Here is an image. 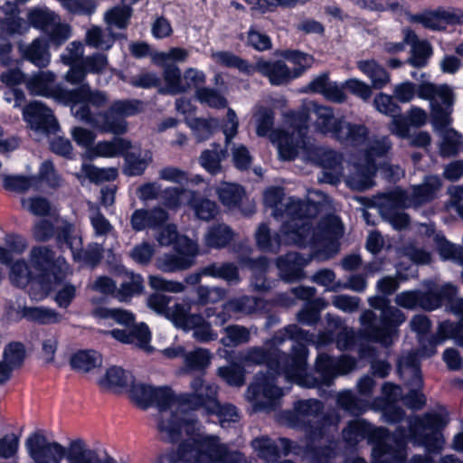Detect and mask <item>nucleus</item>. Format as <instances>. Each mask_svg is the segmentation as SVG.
Segmentation results:
<instances>
[{"label":"nucleus","instance_id":"obj_1","mask_svg":"<svg viewBox=\"0 0 463 463\" xmlns=\"http://www.w3.org/2000/svg\"><path fill=\"white\" fill-rule=\"evenodd\" d=\"M307 332L297 325H289L278 332L272 338L273 346L266 350L263 347H251L240 354V360L246 364L266 363L270 375H256L247 392L246 398L257 410L270 409L274 402L283 395L282 389L275 383V375H284L288 381L297 384L314 388L319 384L330 385L338 375L350 373L355 366L354 358L343 355L337 359L320 354L316 362L317 379L307 373V349L299 340H308Z\"/></svg>","mask_w":463,"mask_h":463},{"label":"nucleus","instance_id":"obj_2","mask_svg":"<svg viewBox=\"0 0 463 463\" xmlns=\"http://www.w3.org/2000/svg\"><path fill=\"white\" fill-rule=\"evenodd\" d=\"M283 199L284 191L280 187H269L263 193L264 203L273 210L272 215L284 219L281 232L287 245L326 246L333 244L340 236L341 228L336 218H328L313 230L309 217L315 211V205L294 197H288L284 203Z\"/></svg>","mask_w":463,"mask_h":463},{"label":"nucleus","instance_id":"obj_3","mask_svg":"<svg viewBox=\"0 0 463 463\" xmlns=\"http://www.w3.org/2000/svg\"><path fill=\"white\" fill-rule=\"evenodd\" d=\"M180 426V439L184 431L189 438L185 439L177 449L161 458L159 463H218L222 453L228 446L222 442L217 435L200 432L197 421L194 420H184V423L178 422L172 425L176 428Z\"/></svg>","mask_w":463,"mask_h":463},{"label":"nucleus","instance_id":"obj_4","mask_svg":"<svg viewBox=\"0 0 463 463\" xmlns=\"http://www.w3.org/2000/svg\"><path fill=\"white\" fill-rule=\"evenodd\" d=\"M343 438L349 446L367 439L373 443V463H403L406 458L405 441L387 433L383 428H376L364 420H352L343 431Z\"/></svg>","mask_w":463,"mask_h":463},{"label":"nucleus","instance_id":"obj_5","mask_svg":"<svg viewBox=\"0 0 463 463\" xmlns=\"http://www.w3.org/2000/svg\"><path fill=\"white\" fill-rule=\"evenodd\" d=\"M292 118L299 120L291 133L273 129L274 112L262 106L258 107L254 114L256 133L259 137L268 136L271 143L277 146L279 155L283 160L294 159L298 151L305 146L307 117L306 112L292 113Z\"/></svg>","mask_w":463,"mask_h":463},{"label":"nucleus","instance_id":"obj_6","mask_svg":"<svg viewBox=\"0 0 463 463\" xmlns=\"http://www.w3.org/2000/svg\"><path fill=\"white\" fill-rule=\"evenodd\" d=\"M127 392L130 401L137 407L146 410L156 405L159 409L158 429L164 439L174 440L178 438L180 426L172 427L173 418H176V415L173 414L175 400L170 388L155 387L140 382L136 383L133 380Z\"/></svg>","mask_w":463,"mask_h":463},{"label":"nucleus","instance_id":"obj_7","mask_svg":"<svg viewBox=\"0 0 463 463\" xmlns=\"http://www.w3.org/2000/svg\"><path fill=\"white\" fill-rule=\"evenodd\" d=\"M371 307L380 310L379 319L372 310L361 314L360 322L364 334L373 341L384 346L391 345L398 335V326L405 321L404 314L395 307L390 306V301L381 296L368 298Z\"/></svg>","mask_w":463,"mask_h":463},{"label":"nucleus","instance_id":"obj_8","mask_svg":"<svg viewBox=\"0 0 463 463\" xmlns=\"http://www.w3.org/2000/svg\"><path fill=\"white\" fill-rule=\"evenodd\" d=\"M142 109L140 100L118 99L115 100L108 110L102 113H93L88 106H83L75 108L73 116L102 132L120 135L128 129L125 118L138 114Z\"/></svg>","mask_w":463,"mask_h":463},{"label":"nucleus","instance_id":"obj_9","mask_svg":"<svg viewBox=\"0 0 463 463\" xmlns=\"http://www.w3.org/2000/svg\"><path fill=\"white\" fill-rule=\"evenodd\" d=\"M25 448L34 463H61L62 459L67 463L71 453L84 455L86 458L99 455L83 439H71L68 447H65L58 441L49 439L42 432L31 434L25 441Z\"/></svg>","mask_w":463,"mask_h":463},{"label":"nucleus","instance_id":"obj_10","mask_svg":"<svg viewBox=\"0 0 463 463\" xmlns=\"http://www.w3.org/2000/svg\"><path fill=\"white\" fill-rule=\"evenodd\" d=\"M315 130L324 136H329L346 146H356L363 144L368 137V128L362 124H353L344 117L337 118L334 109L327 106H316Z\"/></svg>","mask_w":463,"mask_h":463},{"label":"nucleus","instance_id":"obj_11","mask_svg":"<svg viewBox=\"0 0 463 463\" xmlns=\"http://www.w3.org/2000/svg\"><path fill=\"white\" fill-rule=\"evenodd\" d=\"M190 392L175 396V404L173 406V424L184 423V420H193L186 414L179 411V407H187L192 410L203 409L207 412L218 407V387L205 382L201 376L194 378L190 383Z\"/></svg>","mask_w":463,"mask_h":463},{"label":"nucleus","instance_id":"obj_12","mask_svg":"<svg viewBox=\"0 0 463 463\" xmlns=\"http://www.w3.org/2000/svg\"><path fill=\"white\" fill-rule=\"evenodd\" d=\"M29 261L35 279L46 290L56 289L54 285L61 282L69 270L64 258H55L54 253L45 246L33 247L30 251Z\"/></svg>","mask_w":463,"mask_h":463},{"label":"nucleus","instance_id":"obj_13","mask_svg":"<svg viewBox=\"0 0 463 463\" xmlns=\"http://www.w3.org/2000/svg\"><path fill=\"white\" fill-rule=\"evenodd\" d=\"M416 94L430 101L433 127L442 128L452 124L453 92L449 87L421 83L417 86Z\"/></svg>","mask_w":463,"mask_h":463},{"label":"nucleus","instance_id":"obj_14","mask_svg":"<svg viewBox=\"0 0 463 463\" xmlns=\"http://www.w3.org/2000/svg\"><path fill=\"white\" fill-rule=\"evenodd\" d=\"M448 422L447 415L428 413L411 421V431L415 440L426 447L429 451H438L441 449L443 445V439L439 430Z\"/></svg>","mask_w":463,"mask_h":463},{"label":"nucleus","instance_id":"obj_15","mask_svg":"<svg viewBox=\"0 0 463 463\" xmlns=\"http://www.w3.org/2000/svg\"><path fill=\"white\" fill-rule=\"evenodd\" d=\"M322 410L323 404L317 400L298 401L294 403L291 411L280 414L279 421L292 428H314L313 425L320 419Z\"/></svg>","mask_w":463,"mask_h":463},{"label":"nucleus","instance_id":"obj_16","mask_svg":"<svg viewBox=\"0 0 463 463\" xmlns=\"http://www.w3.org/2000/svg\"><path fill=\"white\" fill-rule=\"evenodd\" d=\"M440 187V179L436 175H429L421 184L412 186L411 193L397 190L392 193V196L401 208L418 207L433 200Z\"/></svg>","mask_w":463,"mask_h":463},{"label":"nucleus","instance_id":"obj_17","mask_svg":"<svg viewBox=\"0 0 463 463\" xmlns=\"http://www.w3.org/2000/svg\"><path fill=\"white\" fill-rule=\"evenodd\" d=\"M449 309L461 317L459 323L445 321L439 324L436 336L428 340L430 350L425 351V356L434 354L436 346L446 339H455L457 344L463 347V298L451 301Z\"/></svg>","mask_w":463,"mask_h":463},{"label":"nucleus","instance_id":"obj_18","mask_svg":"<svg viewBox=\"0 0 463 463\" xmlns=\"http://www.w3.org/2000/svg\"><path fill=\"white\" fill-rule=\"evenodd\" d=\"M398 368L402 376L407 377L411 375L412 377L411 385L415 388L403 398L405 405L411 409H420L425 404V398L421 392L416 390L422 385L417 354L411 353L402 357L399 361Z\"/></svg>","mask_w":463,"mask_h":463},{"label":"nucleus","instance_id":"obj_19","mask_svg":"<svg viewBox=\"0 0 463 463\" xmlns=\"http://www.w3.org/2000/svg\"><path fill=\"white\" fill-rule=\"evenodd\" d=\"M24 118L36 132L55 134L60 126L52 110L40 101H33L23 109Z\"/></svg>","mask_w":463,"mask_h":463},{"label":"nucleus","instance_id":"obj_20","mask_svg":"<svg viewBox=\"0 0 463 463\" xmlns=\"http://www.w3.org/2000/svg\"><path fill=\"white\" fill-rule=\"evenodd\" d=\"M313 160L323 168L320 182L336 184L344 174L343 156L329 148L318 147L313 152Z\"/></svg>","mask_w":463,"mask_h":463},{"label":"nucleus","instance_id":"obj_21","mask_svg":"<svg viewBox=\"0 0 463 463\" xmlns=\"http://www.w3.org/2000/svg\"><path fill=\"white\" fill-rule=\"evenodd\" d=\"M56 76L50 71H42L32 74L25 85L29 92L36 96L52 97L59 100H66L68 90L55 85Z\"/></svg>","mask_w":463,"mask_h":463},{"label":"nucleus","instance_id":"obj_22","mask_svg":"<svg viewBox=\"0 0 463 463\" xmlns=\"http://www.w3.org/2000/svg\"><path fill=\"white\" fill-rule=\"evenodd\" d=\"M254 72L257 71L269 80L273 86L285 85L292 80L299 77L298 71H291L283 61H271L259 59L254 65Z\"/></svg>","mask_w":463,"mask_h":463},{"label":"nucleus","instance_id":"obj_23","mask_svg":"<svg viewBox=\"0 0 463 463\" xmlns=\"http://www.w3.org/2000/svg\"><path fill=\"white\" fill-rule=\"evenodd\" d=\"M66 100L72 103L71 113L73 114L75 108L83 106H88L90 111L91 108H104L109 103V97L106 92L92 90L88 84H85L80 88L68 90Z\"/></svg>","mask_w":463,"mask_h":463},{"label":"nucleus","instance_id":"obj_24","mask_svg":"<svg viewBox=\"0 0 463 463\" xmlns=\"http://www.w3.org/2000/svg\"><path fill=\"white\" fill-rule=\"evenodd\" d=\"M411 21L430 30H444L448 24H463V10L439 9L433 13L415 15Z\"/></svg>","mask_w":463,"mask_h":463},{"label":"nucleus","instance_id":"obj_25","mask_svg":"<svg viewBox=\"0 0 463 463\" xmlns=\"http://www.w3.org/2000/svg\"><path fill=\"white\" fill-rule=\"evenodd\" d=\"M17 47L21 57L38 68H46L51 62L49 42L43 37H37L30 43L21 41Z\"/></svg>","mask_w":463,"mask_h":463},{"label":"nucleus","instance_id":"obj_26","mask_svg":"<svg viewBox=\"0 0 463 463\" xmlns=\"http://www.w3.org/2000/svg\"><path fill=\"white\" fill-rule=\"evenodd\" d=\"M252 446L258 451L259 457L267 463H278L281 456H286L291 449V442L285 439H279L273 441L267 437L255 439Z\"/></svg>","mask_w":463,"mask_h":463},{"label":"nucleus","instance_id":"obj_27","mask_svg":"<svg viewBox=\"0 0 463 463\" xmlns=\"http://www.w3.org/2000/svg\"><path fill=\"white\" fill-rule=\"evenodd\" d=\"M308 260L297 252H288L277 260L280 278L287 282H295L304 277L303 268Z\"/></svg>","mask_w":463,"mask_h":463},{"label":"nucleus","instance_id":"obj_28","mask_svg":"<svg viewBox=\"0 0 463 463\" xmlns=\"http://www.w3.org/2000/svg\"><path fill=\"white\" fill-rule=\"evenodd\" d=\"M168 219V213L160 207H155L150 210H136L130 218V223L136 232L143 231L146 228L156 229L163 225Z\"/></svg>","mask_w":463,"mask_h":463},{"label":"nucleus","instance_id":"obj_29","mask_svg":"<svg viewBox=\"0 0 463 463\" xmlns=\"http://www.w3.org/2000/svg\"><path fill=\"white\" fill-rule=\"evenodd\" d=\"M403 33V42L411 46V55L408 62L416 68L425 66L432 54L430 44L427 41H420L415 33L410 29L404 30Z\"/></svg>","mask_w":463,"mask_h":463},{"label":"nucleus","instance_id":"obj_30","mask_svg":"<svg viewBox=\"0 0 463 463\" xmlns=\"http://www.w3.org/2000/svg\"><path fill=\"white\" fill-rule=\"evenodd\" d=\"M172 324L184 331H190L191 326L200 321V315L191 313V305L175 303L170 307L165 317Z\"/></svg>","mask_w":463,"mask_h":463},{"label":"nucleus","instance_id":"obj_31","mask_svg":"<svg viewBox=\"0 0 463 463\" xmlns=\"http://www.w3.org/2000/svg\"><path fill=\"white\" fill-rule=\"evenodd\" d=\"M133 375L120 367L112 366L99 378L98 384L103 389L126 390L133 383Z\"/></svg>","mask_w":463,"mask_h":463},{"label":"nucleus","instance_id":"obj_32","mask_svg":"<svg viewBox=\"0 0 463 463\" xmlns=\"http://www.w3.org/2000/svg\"><path fill=\"white\" fill-rule=\"evenodd\" d=\"M356 66L370 80L374 89H383L391 81L390 74L375 60H360Z\"/></svg>","mask_w":463,"mask_h":463},{"label":"nucleus","instance_id":"obj_33","mask_svg":"<svg viewBox=\"0 0 463 463\" xmlns=\"http://www.w3.org/2000/svg\"><path fill=\"white\" fill-rule=\"evenodd\" d=\"M375 170V165L372 161L365 162L364 165L359 163L355 166V172L347 176L346 184L354 190H366L373 185L372 177Z\"/></svg>","mask_w":463,"mask_h":463},{"label":"nucleus","instance_id":"obj_34","mask_svg":"<svg viewBox=\"0 0 463 463\" xmlns=\"http://www.w3.org/2000/svg\"><path fill=\"white\" fill-rule=\"evenodd\" d=\"M143 289L142 277L133 272H126L122 277L119 288H117L115 298L120 302H127L135 295L140 294Z\"/></svg>","mask_w":463,"mask_h":463},{"label":"nucleus","instance_id":"obj_35","mask_svg":"<svg viewBox=\"0 0 463 463\" xmlns=\"http://www.w3.org/2000/svg\"><path fill=\"white\" fill-rule=\"evenodd\" d=\"M232 229L224 223L211 226L203 236L207 248L222 249L226 247L233 239Z\"/></svg>","mask_w":463,"mask_h":463},{"label":"nucleus","instance_id":"obj_36","mask_svg":"<svg viewBox=\"0 0 463 463\" xmlns=\"http://www.w3.org/2000/svg\"><path fill=\"white\" fill-rule=\"evenodd\" d=\"M21 315L29 321L42 325L58 324L63 319L62 315L56 310L45 307H24L21 309Z\"/></svg>","mask_w":463,"mask_h":463},{"label":"nucleus","instance_id":"obj_37","mask_svg":"<svg viewBox=\"0 0 463 463\" xmlns=\"http://www.w3.org/2000/svg\"><path fill=\"white\" fill-rule=\"evenodd\" d=\"M85 43L94 49L108 51L114 43L115 38L112 33L106 32L98 25H91L85 33Z\"/></svg>","mask_w":463,"mask_h":463},{"label":"nucleus","instance_id":"obj_38","mask_svg":"<svg viewBox=\"0 0 463 463\" xmlns=\"http://www.w3.org/2000/svg\"><path fill=\"white\" fill-rule=\"evenodd\" d=\"M72 368L88 373L95 368L101 366V355L93 350L79 351L71 355L70 360Z\"/></svg>","mask_w":463,"mask_h":463},{"label":"nucleus","instance_id":"obj_39","mask_svg":"<svg viewBox=\"0 0 463 463\" xmlns=\"http://www.w3.org/2000/svg\"><path fill=\"white\" fill-rule=\"evenodd\" d=\"M205 276L222 279L229 284H237L240 281L238 268L230 262L213 263L203 269Z\"/></svg>","mask_w":463,"mask_h":463},{"label":"nucleus","instance_id":"obj_40","mask_svg":"<svg viewBox=\"0 0 463 463\" xmlns=\"http://www.w3.org/2000/svg\"><path fill=\"white\" fill-rule=\"evenodd\" d=\"M227 153L219 145L213 144L211 149L202 152L200 165L210 174L216 175L222 171L221 162L226 157Z\"/></svg>","mask_w":463,"mask_h":463},{"label":"nucleus","instance_id":"obj_41","mask_svg":"<svg viewBox=\"0 0 463 463\" xmlns=\"http://www.w3.org/2000/svg\"><path fill=\"white\" fill-rule=\"evenodd\" d=\"M131 147L128 140L124 138H114L111 141L99 142L92 149L96 156L114 157L127 152Z\"/></svg>","mask_w":463,"mask_h":463},{"label":"nucleus","instance_id":"obj_42","mask_svg":"<svg viewBox=\"0 0 463 463\" xmlns=\"http://www.w3.org/2000/svg\"><path fill=\"white\" fill-rule=\"evenodd\" d=\"M255 236L258 246L263 250L276 252L281 244H286L281 229L279 234L271 235L269 228L265 223L258 227Z\"/></svg>","mask_w":463,"mask_h":463},{"label":"nucleus","instance_id":"obj_43","mask_svg":"<svg viewBox=\"0 0 463 463\" xmlns=\"http://www.w3.org/2000/svg\"><path fill=\"white\" fill-rule=\"evenodd\" d=\"M449 127L450 125L442 128L433 127L443 138L440 145V154L443 156L457 155L461 143V135Z\"/></svg>","mask_w":463,"mask_h":463},{"label":"nucleus","instance_id":"obj_44","mask_svg":"<svg viewBox=\"0 0 463 463\" xmlns=\"http://www.w3.org/2000/svg\"><path fill=\"white\" fill-rule=\"evenodd\" d=\"M59 15L46 7L32 8L27 13L28 24L44 33L55 23Z\"/></svg>","mask_w":463,"mask_h":463},{"label":"nucleus","instance_id":"obj_45","mask_svg":"<svg viewBox=\"0 0 463 463\" xmlns=\"http://www.w3.org/2000/svg\"><path fill=\"white\" fill-rule=\"evenodd\" d=\"M216 63L224 67L237 68L240 71L251 75L254 68L249 62L229 52H213L211 54Z\"/></svg>","mask_w":463,"mask_h":463},{"label":"nucleus","instance_id":"obj_46","mask_svg":"<svg viewBox=\"0 0 463 463\" xmlns=\"http://www.w3.org/2000/svg\"><path fill=\"white\" fill-rule=\"evenodd\" d=\"M194 191L179 187H166L160 195L161 203L168 209H177L183 204L184 199L189 201Z\"/></svg>","mask_w":463,"mask_h":463},{"label":"nucleus","instance_id":"obj_47","mask_svg":"<svg viewBox=\"0 0 463 463\" xmlns=\"http://www.w3.org/2000/svg\"><path fill=\"white\" fill-rule=\"evenodd\" d=\"M4 186L11 191L25 193L29 190H39L41 182L36 176L5 175L4 177Z\"/></svg>","mask_w":463,"mask_h":463},{"label":"nucleus","instance_id":"obj_48","mask_svg":"<svg viewBox=\"0 0 463 463\" xmlns=\"http://www.w3.org/2000/svg\"><path fill=\"white\" fill-rule=\"evenodd\" d=\"M260 305V299L254 297L242 296L228 300L223 304L225 311L233 314L250 315L254 313Z\"/></svg>","mask_w":463,"mask_h":463},{"label":"nucleus","instance_id":"obj_49","mask_svg":"<svg viewBox=\"0 0 463 463\" xmlns=\"http://www.w3.org/2000/svg\"><path fill=\"white\" fill-rule=\"evenodd\" d=\"M194 260L175 254H166L156 260V267L163 272L184 270L192 267Z\"/></svg>","mask_w":463,"mask_h":463},{"label":"nucleus","instance_id":"obj_50","mask_svg":"<svg viewBox=\"0 0 463 463\" xmlns=\"http://www.w3.org/2000/svg\"><path fill=\"white\" fill-rule=\"evenodd\" d=\"M216 192L221 203L228 208L237 206L244 194L241 186L230 183H222L218 186Z\"/></svg>","mask_w":463,"mask_h":463},{"label":"nucleus","instance_id":"obj_51","mask_svg":"<svg viewBox=\"0 0 463 463\" xmlns=\"http://www.w3.org/2000/svg\"><path fill=\"white\" fill-rule=\"evenodd\" d=\"M131 12V8L127 5H117L104 14V21L109 29H125L128 24Z\"/></svg>","mask_w":463,"mask_h":463},{"label":"nucleus","instance_id":"obj_52","mask_svg":"<svg viewBox=\"0 0 463 463\" xmlns=\"http://www.w3.org/2000/svg\"><path fill=\"white\" fill-rule=\"evenodd\" d=\"M188 204L194 210L196 217L203 221H210L218 214V206L213 201L206 198H196V193L190 197Z\"/></svg>","mask_w":463,"mask_h":463},{"label":"nucleus","instance_id":"obj_53","mask_svg":"<svg viewBox=\"0 0 463 463\" xmlns=\"http://www.w3.org/2000/svg\"><path fill=\"white\" fill-rule=\"evenodd\" d=\"M25 347L21 342H11L3 351L2 361L14 371L22 367L25 359Z\"/></svg>","mask_w":463,"mask_h":463},{"label":"nucleus","instance_id":"obj_54","mask_svg":"<svg viewBox=\"0 0 463 463\" xmlns=\"http://www.w3.org/2000/svg\"><path fill=\"white\" fill-rule=\"evenodd\" d=\"M85 176L92 183H101L115 180L118 176V170L114 167L98 168L90 164H83L81 174L77 175L78 178Z\"/></svg>","mask_w":463,"mask_h":463},{"label":"nucleus","instance_id":"obj_55","mask_svg":"<svg viewBox=\"0 0 463 463\" xmlns=\"http://www.w3.org/2000/svg\"><path fill=\"white\" fill-rule=\"evenodd\" d=\"M336 402L339 407L354 415L363 413L368 408L367 402L357 398L349 390L340 392L336 396Z\"/></svg>","mask_w":463,"mask_h":463},{"label":"nucleus","instance_id":"obj_56","mask_svg":"<svg viewBox=\"0 0 463 463\" xmlns=\"http://www.w3.org/2000/svg\"><path fill=\"white\" fill-rule=\"evenodd\" d=\"M164 67V79L166 84V92L170 94H178L184 92L188 87L184 85L180 69L174 64L165 65Z\"/></svg>","mask_w":463,"mask_h":463},{"label":"nucleus","instance_id":"obj_57","mask_svg":"<svg viewBox=\"0 0 463 463\" xmlns=\"http://www.w3.org/2000/svg\"><path fill=\"white\" fill-rule=\"evenodd\" d=\"M10 279L17 287H24L31 279H35L34 270L32 266L24 260H18L10 264Z\"/></svg>","mask_w":463,"mask_h":463},{"label":"nucleus","instance_id":"obj_58","mask_svg":"<svg viewBox=\"0 0 463 463\" xmlns=\"http://www.w3.org/2000/svg\"><path fill=\"white\" fill-rule=\"evenodd\" d=\"M129 344L135 345L140 349L146 352H151L152 347L149 345L151 339V334L148 326L145 323L134 325V323L128 326Z\"/></svg>","mask_w":463,"mask_h":463},{"label":"nucleus","instance_id":"obj_59","mask_svg":"<svg viewBox=\"0 0 463 463\" xmlns=\"http://www.w3.org/2000/svg\"><path fill=\"white\" fill-rule=\"evenodd\" d=\"M210 354L206 349L198 348L184 355L186 372H201L210 364Z\"/></svg>","mask_w":463,"mask_h":463},{"label":"nucleus","instance_id":"obj_60","mask_svg":"<svg viewBox=\"0 0 463 463\" xmlns=\"http://www.w3.org/2000/svg\"><path fill=\"white\" fill-rule=\"evenodd\" d=\"M30 25L26 21L18 16H11L0 20V37H9L14 34H25L29 32Z\"/></svg>","mask_w":463,"mask_h":463},{"label":"nucleus","instance_id":"obj_61","mask_svg":"<svg viewBox=\"0 0 463 463\" xmlns=\"http://www.w3.org/2000/svg\"><path fill=\"white\" fill-rule=\"evenodd\" d=\"M50 43L56 46H61L71 36V27L66 23L61 21L60 16L57 17L55 23L45 32Z\"/></svg>","mask_w":463,"mask_h":463},{"label":"nucleus","instance_id":"obj_62","mask_svg":"<svg viewBox=\"0 0 463 463\" xmlns=\"http://www.w3.org/2000/svg\"><path fill=\"white\" fill-rule=\"evenodd\" d=\"M187 124L194 131L197 140L202 142L210 137L213 130L218 127V120L215 118H193L187 120Z\"/></svg>","mask_w":463,"mask_h":463},{"label":"nucleus","instance_id":"obj_63","mask_svg":"<svg viewBox=\"0 0 463 463\" xmlns=\"http://www.w3.org/2000/svg\"><path fill=\"white\" fill-rule=\"evenodd\" d=\"M391 196L397 208H392L388 205H384L381 210L382 214L394 229H405L409 224V216L403 212L400 211L402 208L398 205L397 201L392 196V194Z\"/></svg>","mask_w":463,"mask_h":463},{"label":"nucleus","instance_id":"obj_64","mask_svg":"<svg viewBox=\"0 0 463 463\" xmlns=\"http://www.w3.org/2000/svg\"><path fill=\"white\" fill-rule=\"evenodd\" d=\"M248 264L253 275V287L258 290L267 289L269 287L263 279V275L266 273L269 268L268 260L265 257H260L256 260H250Z\"/></svg>","mask_w":463,"mask_h":463}]
</instances>
